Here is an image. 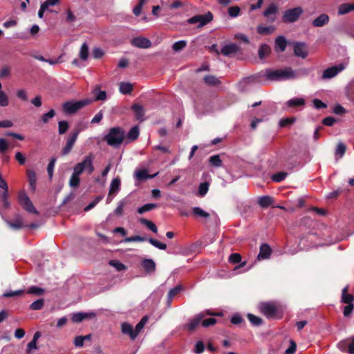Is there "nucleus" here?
Segmentation results:
<instances>
[{
    "label": "nucleus",
    "mask_w": 354,
    "mask_h": 354,
    "mask_svg": "<svg viewBox=\"0 0 354 354\" xmlns=\"http://www.w3.org/2000/svg\"><path fill=\"white\" fill-rule=\"evenodd\" d=\"M95 156L90 153L82 160L81 162L75 165L73 169L72 175L69 179V186L72 188H77L80 183V176L86 172L90 175L95 171L93 161Z\"/></svg>",
    "instance_id": "f257e3e1"
},
{
    "label": "nucleus",
    "mask_w": 354,
    "mask_h": 354,
    "mask_svg": "<svg viewBox=\"0 0 354 354\" xmlns=\"http://www.w3.org/2000/svg\"><path fill=\"white\" fill-rule=\"evenodd\" d=\"M264 76L266 80L270 81H283L296 79L299 75L292 68L286 67L283 69H267Z\"/></svg>",
    "instance_id": "f03ea898"
},
{
    "label": "nucleus",
    "mask_w": 354,
    "mask_h": 354,
    "mask_svg": "<svg viewBox=\"0 0 354 354\" xmlns=\"http://www.w3.org/2000/svg\"><path fill=\"white\" fill-rule=\"evenodd\" d=\"M124 138V131L120 127L110 129L108 133L104 137L107 145L115 148H118L122 143Z\"/></svg>",
    "instance_id": "7ed1b4c3"
},
{
    "label": "nucleus",
    "mask_w": 354,
    "mask_h": 354,
    "mask_svg": "<svg viewBox=\"0 0 354 354\" xmlns=\"http://www.w3.org/2000/svg\"><path fill=\"white\" fill-rule=\"evenodd\" d=\"M89 100L68 101L63 104V111L67 114H73L90 103Z\"/></svg>",
    "instance_id": "20e7f679"
},
{
    "label": "nucleus",
    "mask_w": 354,
    "mask_h": 354,
    "mask_svg": "<svg viewBox=\"0 0 354 354\" xmlns=\"http://www.w3.org/2000/svg\"><path fill=\"white\" fill-rule=\"evenodd\" d=\"M259 309L268 318H272L279 312V307L275 302L269 301L259 304Z\"/></svg>",
    "instance_id": "39448f33"
},
{
    "label": "nucleus",
    "mask_w": 354,
    "mask_h": 354,
    "mask_svg": "<svg viewBox=\"0 0 354 354\" xmlns=\"http://www.w3.org/2000/svg\"><path fill=\"white\" fill-rule=\"evenodd\" d=\"M81 129H75L66 138V144L62 149V154L66 156L73 149L77 137L81 132Z\"/></svg>",
    "instance_id": "423d86ee"
},
{
    "label": "nucleus",
    "mask_w": 354,
    "mask_h": 354,
    "mask_svg": "<svg viewBox=\"0 0 354 354\" xmlns=\"http://www.w3.org/2000/svg\"><path fill=\"white\" fill-rule=\"evenodd\" d=\"M19 203L25 209L26 211L30 213L37 214V212L32 205L30 198L24 192L21 191L18 194Z\"/></svg>",
    "instance_id": "0eeeda50"
},
{
    "label": "nucleus",
    "mask_w": 354,
    "mask_h": 354,
    "mask_svg": "<svg viewBox=\"0 0 354 354\" xmlns=\"http://www.w3.org/2000/svg\"><path fill=\"white\" fill-rule=\"evenodd\" d=\"M212 19V14L208 12L205 15H196L189 18L187 19V23L189 24H198V27H202L211 21Z\"/></svg>",
    "instance_id": "6e6552de"
},
{
    "label": "nucleus",
    "mask_w": 354,
    "mask_h": 354,
    "mask_svg": "<svg viewBox=\"0 0 354 354\" xmlns=\"http://www.w3.org/2000/svg\"><path fill=\"white\" fill-rule=\"evenodd\" d=\"M345 68L344 64H339L325 69L323 71L322 79L328 80L335 77L338 73L342 71Z\"/></svg>",
    "instance_id": "1a4fd4ad"
},
{
    "label": "nucleus",
    "mask_w": 354,
    "mask_h": 354,
    "mask_svg": "<svg viewBox=\"0 0 354 354\" xmlns=\"http://www.w3.org/2000/svg\"><path fill=\"white\" fill-rule=\"evenodd\" d=\"M302 12L303 9L301 7L287 10L283 14V20L286 22H295L299 19Z\"/></svg>",
    "instance_id": "9d476101"
},
{
    "label": "nucleus",
    "mask_w": 354,
    "mask_h": 354,
    "mask_svg": "<svg viewBox=\"0 0 354 354\" xmlns=\"http://www.w3.org/2000/svg\"><path fill=\"white\" fill-rule=\"evenodd\" d=\"M120 189V179L117 177L112 180L110 189L109 192V196L106 199V202L109 203L112 201L113 197H111V195L115 196Z\"/></svg>",
    "instance_id": "9b49d317"
},
{
    "label": "nucleus",
    "mask_w": 354,
    "mask_h": 354,
    "mask_svg": "<svg viewBox=\"0 0 354 354\" xmlns=\"http://www.w3.org/2000/svg\"><path fill=\"white\" fill-rule=\"evenodd\" d=\"M131 43L133 46L140 48H148L151 46V41L143 37H138L133 39Z\"/></svg>",
    "instance_id": "f8f14e48"
},
{
    "label": "nucleus",
    "mask_w": 354,
    "mask_h": 354,
    "mask_svg": "<svg viewBox=\"0 0 354 354\" xmlns=\"http://www.w3.org/2000/svg\"><path fill=\"white\" fill-rule=\"evenodd\" d=\"M132 110L133 111L136 118L138 120L142 122L145 120V111L144 107L138 104H134L131 106Z\"/></svg>",
    "instance_id": "ddd939ff"
},
{
    "label": "nucleus",
    "mask_w": 354,
    "mask_h": 354,
    "mask_svg": "<svg viewBox=\"0 0 354 354\" xmlns=\"http://www.w3.org/2000/svg\"><path fill=\"white\" fill-rule=\"evenodd\" d=\"M295 54L300 57L305 58L308 55L306 44L304 43H296L294 46Z\"/></svg>",
    "instance_id": "4468645a"
},
{
    "label": "nucleus",
    "mask_w": 354,
    "mask_h": 354,
    "mask_svg": "<svg viewBox=\"0 0 354 354\" xmlns=\"http://www.w3.org/2000/svg\"><path fill=\"white\" fill-rule=\"evenodd\" d=\"M329 22V17L326 14H322L316 17L312 22L314 27H322Z\"/></svg>",
    "instance_id": "2eb2a0df"
},
{
    "label": "nucleus",
    "mask_w": 354,
    "mask_h": 354,
    "mask_svg": "<svg viewBox=\"0 0 354 354\" xmlns=\"http://www.w3.org/2000/svg\"><path fill=\"white\" fill-rule=\"evenodd\" d=\"M204 315L203 314H198L196 315L193 319H190L187 324V327L189 330H195L200 324H201L202 319Z\"/></svg>",
    "instance_id": "dca6fc26"
},
{
    "label": "nucleus",
    "mask_w": 354,
    "mask_h": 354,
    "mask_svg": "<svg viewBox=\"0 0 354 354\" xmlns=\"http://www.w3.org/2000/svg\"><path fill=\"white\" fill-rule=\"evenodd\" d=\"M121 330L123 334L128 335L132 340L136 338V333L132 326L128 323H122L121 325Z\"/></svg>",
    "instance_id": "f3484780"
},
{
    "label": "nucleus",
    "mask_w": 354,
    "mask_h": 354,
    "mask_svg": "<svg viewBox=\"0 0 354 354\" xmlns=\"http://www.w3.org/2000/svg\"><path fill=\"white\" fill-rule=\"evenodd\" d=\"M278 12V7L276 4L272 3L270 4L268 8L264 11L263 15L269 19L271 21H274L275 17H272L276 15V13Z\"/></svg>",
    "instance_id": "a211bd4d"
},
{
    "label": "nucleus",
    "mask_w": 354,
    "mask_h": 354,
    "mask_svg": "<svg viewBox=\"0 0 354 354\" xmlns=\"http://www.w3.org/2000/svg\"><path fill=\"white\" fill-rule=\"evenodd\" d=\"M272 252L270 247L268 244H263L260 247V252L258 255V259H267L270 257Z\"/></svg>",
    "instance_id": "6ab92c4d"
},
{
    "label": "nucleus",
    "mask_w": 354,
    "mask_h": 354,
    "mask_svg": "<svg viewBox=\"0 0 354 354\" xmlns=\"http://www.w3.org/2000/svg\"><path fill=\"white\" fill-rule=\"evenodd\" d=\"M158 175V173L153 175H149L147 174V170L146 169H139L135 171L134 176L136 180H142L149 178H153Z\"/></svg>",
    "instance_id": "aec40b11"
},
{
    "label": "nucleus",
    "mask_w": 354,
    "mask_h": 354,
    "mask_svg": "<svg viewBox=\"0 0 354 354\" xmlns=\"http://www.w3.org/2000/svg\"><path fill=\"white\" fill-rule=\"evenodd\" d=\"M287 46V41L284 37L279 36L275 39V50L277 52H283Z\"/></svg>",
    "instance_id": "412c9836"
},
{
    "label": "nucleus",
    "mask_w": 354,
    "mask_h": 354,
    "mask_svg": "<svg viewBox=\"0 0 354 354\" xmlns=\"http://www.w3.org/2000/svg\"><path fill=\"white\" fill-rule=\"evenodd\" d=\"M239 50V47L234 44L225 45L221 49V53L225 56L231 55Z\"/></svg>",
    "instance_id": "4be33fe9"
},
{
    "label": "nucleus",
    "mask_w": 354,
    "mask_h": 354,
    "mask_svg": "<svg viewBox=\"0 0 354 354\" xmlns=\"http://www.w3.org/2000/svg\"><path fill=\"white\" fill-rule=\"evenodd\" d=\"M182 290V286L178 285L175 288L171 289L167 295V305L170 307L174 297L177 295Z\"/></svg>",
    "instance_id": "5701e85b"
},
{
    "label": "nucleus",
    "mask_w": 354,
    "mask_h": 354,
    "mask_svg": "<svg viewBox=\"0 0 354 354\" xmlns=\"http://www.w3.org/2000/svg\"><path fill=\"white\" fill-rule=\"evenodd\" d=\"M354 10V4L352 3H343L341 4L338 8V15H342L347 14Z\"/></svg>",
    "instance_id": "b1692460"
},
{
    "label": "nucleus",
    "mask_w": 354,
    "mask_h": 354,
    "mask_svg": "<svg viewBox=\"0 0 354 354\" xmlns=\"http://www.w3.org/2000/svg\"><path fill=\"white\" fill-rule=\"evenodd\" d=\"M305 100L302 97L292 98L287 101L286 104L289 107H297L305 104Z\"/></svg>",
    "instance_id": "393cba45"
},
{
    "label": "nucleus",
    "mask_w": 354,
    "mask_h": 354,
    "mask_svg": "<svg viewBox=\"0 0 354 354\" xmlns=\"http://www.w3.org/2000/svg\"><path fill=\"white\" fill-rule=\"evenodd\" d=\"M142 265L144 269L149 273L153 272L156 269V263L152 259H145Z\"/></svg>",
    "instance_id": "a878e982"
},
{
    "label": "nucleus",
    "mask_w": 354,
    "mask_h": 354,
    "mask_svg": "<svg viewBox=\"0 0 354 354\" xmlns=\"http://www.w3.org/2000/svg\"><path fill=\"white\" fill-rule=\"evenodd\" d=\"M348 287L344 288L342 290V302L347 304L348 305L350 304H353L354 300V297L352 295L347 294Z\"/></svg>",
    "instance_id": "bb28decb"
},
{
    "label": "nucleus",
    "mask_w": 354,
    "mask_h": 354,
    "mask_svg": "<svg viewBox=\"0 0 354 354\" xmlns=\"http://www.w3.org/2000/svg\"><path fill=\"white\" fill-rule=\"evenodd\" d=\"M30 187L32 190L35 189L37 176L34 171L29 169L27 171Z\"/></svg>",
    "instance_id": "cd10ccee"
},
{
    "label": "nucleus",
    "mask_w": 354,
    "mask_h": 354,
    "mask_svg": "<svg viewBox=\"0 0 354 354\" xmlns=\"http://www.w3.org/2000/svg\"><path fill=\"white\" fill-rule=\"evenodd\" d=\"M258 203L261 207H267L272 204L273 199L269 196H263L259 198Z\"/></svg>",
    "instance_id": "c85d7f7f"
},
{
    "label": "nucleus",
    "mask_w": 354,
    "mask_h": 354,
    "mask_svg": "<svg viewBox=\"0 0 354 354\" xmlns=\"http://www.w3.org/2000/svg\"><path fill=\"white\" fill-rule=\"evenodd\" d=\"M271 53V48L267 44H263L260 46L258 54L261 59L265 58Z\"/></svg>",
    "instance_id": "c756f323"
},
{
    "label": "nucleus",
    "mask_w": 354,
    "mask_h": 354,
    "mask_svg": "<svg viewBox=\"0 0 354 354\" xmlns=\"http://www.w3.org/2000/svg\"><path fill=\"white\" fill-rule=\"evenodd\" d=\"M0 201L2 202V208L7 209L10 207V203L8 201V192H0Z\"/></svg>",
    "instance_id": "7c9ffc66"
},
{
    "label": "nucleus",
    "mask_w": 354,
    "mask_h": 354,
    "mask_svg": "<svg viewBox=\"0 0 354 354\" xmlns=\"http://www.w3.org/2000/svg\"><path fill=\"white\" fill-rule=\"evenodd\" d=\"M192 212L194 216L196 217L201 218H208L209 216V214L199 207H195L192 209Z\"/></svg>",
    "instance_id": "2f4dec72"
},
{
    "label": "nucleus",
    "mask_w": 354,
    "mask_h": 354,
    "mask_svg": "<svg viewBox=\"0 0 354 354\" xmlns=\"http://www.w3.org/2000/svg\"><path fill=\"white\" fill-rule=\"evenodd\" d=\"M120 92L122 94H129L133 89V86L129 82H121L120 84Z\"/></svg>",
    "instance_id": "473e14b6"
},
{
    "label": "nucleus",
    "mask_w": 354,
    "mask_h": 354,
    "mask_svg": "<svg viewBox=\"0 0 354 354\" xmlns=\"http://www.w3.org/2000/svg\"><path fill=\"white\" fill-rule=\"evenodd\" d=\"M140 222L145 225L149 230L156 233L158 232V228L156 225L151 221H149L146 218H140Z\"/></svg>",
    "instance_id": "72a5a7b5"
},
{
    "label": "nucleus",
    "mask_w": 354,
    "mask_h": 354,
    "mask_svg": "<svg viewBox=\"0 0 354 354\" xmlns=\"http://www.w3.org/2000/svg\"><path fill=\"white\" fill-rule=\"evenodd\" d=\"M157 207V205L155 203H147L138 209V212L140 214H142L147 212L151 211Z\"/></svg>",
    "instance_id": "f704fd0d"
},
{
    "label": "nucleus",
    "mask_w": 354,
    "mask_h": 354,
    "mask_svg": "<svg viewBox=\"0 0 354 354\" xmlns=\"http://www.w3.org/2000/svg\"><path fill=\"white\" fill-rule=\"evenodd\" d=\"M205 82L208 85L216 86L220 84V80L214 75H207L204 77Z\"/></svg>",
    "instance_id": "c9c22d12"
},
{
    "label": "nucleus",
    "mask_w": 354,
    "mask_h": 354,
    "mask_svg": "<svg viewBox=\"0 0 354 354\" xmlns=\"http://www.w3.org/2000/svg\"><path fill=\"white\" fill-rule=\"evenodd\" d=\"M68 122L66 120H62L58 122V133L60 135L64 134L68 129Z\"/></svg>",
    "instance_id": "e433bc0d"
},
{
    "label": "nucleus",
    "mask_w": 354,
    "mask_h": 354,
    "mask_svg": "<svg viewBox=\"0 0 354 354\" xmlns=\"http://www.w3.org/2000/svg\"><path fill=\"white\" fill-rule=\"evenodd\" d=\"M88 56V47L86 44V43H84L80 50V57L81 59L85 61L87 59Z\"/></svg>",
    "instance_id": "4c0bfd02"
},
{
    "label": "nucleus",
    "mask_w": 354,
    "mask_h": 354,
    "mask_svg": "<svg viewBox=\"0 0 354 354\" xmlns=\"http://www.w3.org/2000/svg\"><path fill=\"white\" fill-rule=\"evenodd\" d=\"M209 162L211 165L216 167H220L222 166V161L220 158L219 155L212 156L209 158Z\"/></svg>",
    "instance_id": "58836bf2"
},
{
    "label": "nucleus",
    "mask_w": 354,
    "mask_h": 354,
    "mask_svg": "<svg viewBox=\"0 0 354 354\" xmlns=\"http://www.w3.org/2000/svg\"><path fill=\"white\" fill-rule=\"evenodd\" d=\"M148 321L147 317H144L142 318V319L137 324L136 326V328H134V331L136 333V337L138 335V334L140 333V331L144 328L145 325Z\"/></svg>",
    "instance_id": "ea45409f"
},
{
    "label": "nucleus",
    "mask_w": 354,
    "mask_h": 354,
    "mask_svg": "<svg viewBox=\"0 0 354 354\" xmlns=\"http://www.w3.org/2000/svg\"><path fill=\"white\" fill-rule=\"evenodd\" d=\"M139 136V129L137 126L132 127L127 134V138L131 140H135Z\"/></svg>",
    "instance_id": "a19ab883"
},
{
    "label": "nucleus",
    "mask_w": 354,
    "mask_h": 354,
    "mask_svg": "<svg viewBox=\"0 0 354 354\" xmlns=\"http://www.w3.org/2000/svg\"><path fill=\"white\" fill-rule=\"evenodd\" d=\"M126 204L127 201L125 199L120 200L118 203L117 207L114 210V213L118 216H122L123 214L124 207Z\"/></svg>",
    "instance_id": "79ce46f5"
},
{
    "label": "nucleus",
    "mask_w": 354,
    "mask_h": 354,
    "mask_svg": "<svg viewBox=\"0 0 354 354\" xmlns=\"http://www.w3.org/2000/svg\"><path fill=\"white\" fill-rule=\"evenodd\" d=\"M209 184L207 182H204L200 184L198 187V195L204 196L209 190Z\"/></svg>",
    "instance_id": "37998d69"
},
{
    "label": "nucleus",
    "mask_w": 354,
    "mask_h": 354,
    "mask_svg": "<svg viewBox=\"0 0 354 354\" xmlns=\"http://www.w3.org/2000/svg\"><path fill=\"white\" fill-rule=\"evenodd\" d=\"M44 305V300L43 299H39L30 304V308L33 310H37L41 309Z\"/></svg>",
    "instance_id": "c03bdc74"
},
{
    "label": "nucleus",
    "mask_w": 354,
    "mask_h": 354,
    "mask_svg": "<svg viewBox=\"0 0 354 354\" xmlns=\"http://www.w3.org/2000/svg\"><path fill=\"white\" fill-rule=\"evenodd\" d=\"M109 264L118 271H122L127 269V266L118 260H111L109 261Z\"/></svg>",
    "instance_id": "a18cd8bd"
},
{
    "label": "nucleus",
    "mask_w": 354,
    "mask_h": 354,
    "mask_svg": "<svg viewBox=\"0 0 354 354\" xmlns=\"http://www.w3.org/2000/svg\"><path fill=\"white\" fill-rule=\"evenodd\" d=\"M247 317L249 321L251 322V324L254 326H259L262 323V319L260 317L255 316L251 313H248Z\"/></svg>",
    "instance_id": "49530a36"
},
{
    "label": "nucleus",
    "mask_w": 354,
    "mask_h": 354,
    "mask_svg": "<svg viewBox=\"0 0 354 354\" xmlns=\"http://www.w3.org/2000/svg\"><path fill=\"white\" fill-rule=\"evenodd\" d=\"M148 0H139V2L136 6L133 9V13L136 16H139L141 13L142 6L147 3Z\"/></svg>",
    "instance_id": "de8ad7c7"
},
{
    "label": "nucleus",
    "mask_w": 354,
    "mask_h": 354,
    "mask_svg": "<svg viewBox=\"0 0 354 354\" xmlns=\"http://www.w3.org/2000/svg\"><path fill=\"white\" fill-rule=\"evenodd\" d=\"M187 45V42L185 40H180L175 42L172 46V49L175 52H178L183 49Z\"/></svg>",
    "instance_id": "09e8293b"
},
{
    "label": "nucleus",
    "mask_w": 354,
    "mask_h": 354,
    "mask_svg": "<svg viewBox=\"0 0 354 354\" xmlns=\"http://www.w3.org/2000/svg\"><path fill=\"white\" fill-rule=\"evenodd\" d=\"M44 292V290L43 288L37 286H31L27 290V293L35 295H41Z\"/></svg>",
    "instance_id": "8fccbe9b"
},
{
    "label": "nucleus",
    "mask_w": 354,
    "mask_h": 354,
    "mask_svg": "<svg viewBox=\"0 0 354 354\" xmlns=\"http://www.w3.org/2000/svg\"><path fill=\"white\" fill-rule=\"evenodd\" d=\"M148 241L153 246L160 250H165L167 248V245L165 243L159 242L154 239L150 238Z\"/></svg>",
    "instance_id": "3c124183"
},
{
    "label": "nucleus",
    "mask_w": 354,
    "mask_h": 354,
    "mask_svg": "<svg viewBox=\"0 0 354 354\" xmlns=\"http://www.w3.org/2000/svg\"><path fill=\"white\" fill-rule=\"evenodd\" d=\"M9 104V99L6 93L0 91V106H7Z\"/></svg>",
    "instance_id": "603ef678"
},
{
    "label": "nucleus",
    "mask_w": 354,
    "mask_h": 354,
    "mask_svg": "<svg viewBox=\"0 0 354 354\" xmlns=\"http://www.w3.org/2000/svg\"><path fill=\"white\" fill-rule=\"evenodd\" d=\"M287 176V173L286 172H279L274 174L272 176V180L274 182L279 183L283 180Z\"/></svg>",
    "instance_id": "864d4df0"
},
{
    "label": "nucleus",
    "mask_w": 354,
    "mask_h": 354,
    "mask_svg": "<svg viewBox=\"0 0 354 354\" xmlns=\"http://www.w3.org/2000/svg\"><path fill=\"white\" fill-rule=\"evenodd\" d=\"M241 9L239 6H232L228 8V14L231 17H236L239 15Z\"/></svg>",
    "instance_id": "5fc2aeb1"
},
{
    "label": "nucleus",
    "mask_w": 354,
    "mask_h": 354,
    "mask_svg": "<svg viewBox=\"0 0 354 354\" xmlns=\"http://www.w3.org/2000/svg\"><path fill=\"white\" fill-rule=\"evenodd\" d=\"M216 323V319L215 318H208V319H204V317L202 319L201 321V325L203 327H209L210 326H212Z\"/></svg>",
    "instance_id": "6e6d98bb"
},
{
    "label": "nucleus",
    "mask_w": 354,
    "mask_h": 354,
    "mask_svg": "<svg viewBox=\"0 0 354 354\" xmlns=\"http://www.w3.org/2000/svg\"><path fill=\"white\" fill-rule=\"evenodd\" d=\"M55 115L53 109H50L48 113L44 114L41 117V120L44 123H47L49 120L52 119Z\"/></svg>",
    "instance_id": "4d7b16f0"
},
{
    "label": "nucleus",
    "mask_w": 354,
    "mask_h": 354,
    "mask_svg": "<svg viewBox=\"0 0 354 354\" xmlns=\"http://www.w3.org/2000/svg\"><path fill=\"white\" fill-rule=\"evenodd\" d=\"M102 198V196H97L93 202L90 203L86 207H85L84 211L88 212L93 209Z\"/></svg>",
    "instance_id": "13d9d810"
},
{
    "label": "nucleus",
    "mask_w": 354,
    "mask_h": 354,
    "mask_svg": "<svg viewBox=\"0 0 354 354\" xmlns=\"http://www.w3.org/2000/svg\"><path fill=\"white\" fill-rule=\"evenodd\" d=\"M56 159L55 158H52L48 163L47 167V171L49 176V178L51 179L53 175V170L55 165Z\"/></svg>",
    "instance_id": "bf43d9fd"
},
{
    "label": "nucleus",
    "mask_w": 354,
    "mask_h": 354,
    "mask_svg": "<svg viewBox=\"0 0 354 354\" xmlns=\"http://www.w3.org/2000/svg\"><path fill=\"white\" fill-rule=\"evenodd\" d=\"M145 241H146V239L143 236H130V237L126 238L124 241L126 243H129V242H136V241L142 242Z\"/></svg>",
    "instance_id": "052dcab7"
},
{
    "label": "nucleus",
    "mask_w": 354,
    "mask_h": 354,
    "mask_svg": "<svg viewBox=\"0 0 354 354\" xmlns=\"http://www.w3.org/2000/svg\"><path fill=\"white\" fill-rule=\"evenodd\" d=\"M84 313H74L72 316V321L75 323L81 322L85 319L84 317Z\"/></svg>",
    "instance_id": "680f3d73"
},
{
    "label": "nucleus",
    "mask_w": 354,
    "mask_h": 354,
    "mask_svg": "<svg viewBox=\"0 0 354 354\" xmlns=\"http://www.w3.org/2000/svg\"><path fill=\"white\" fill-rule=\"evenodd\" d=\"M346 146L344 143L339 142L338 143L336 149V154H339L340 157H342L346 151Z\"/></svg>",
    "instance_id": "e2e57ef3"
},
{
    "label": "nucleus",
    "mask_w": 354,
    "mask_h": 354,
    "mask_svg": "<svg viewBox=\"0 0 354 354\" xmlns=\"http://www.w3.org/2000/svg\"><path fill=\"white\" fill-rule=\"evenodd\" d=\"M229 261L232 263H238L241 261V256L238 253L232 254L229 257Z\"/></svg>",
    "instance_id": "0e129e2a"
},
{
    "label": "nucleus",
    "mask_w": 354,
    "mask_h": 354,
    "mask_svg": "<svg viewBox=\"0 0 354 354\" xmlns=\"http://www.w3.org/2000/svg\"><path fill=\"white\" fill-rule=\"evenodd\" d=\"M205 350V346L203 342L198 341L196 342L194 348V352L196 354H201Z\"/></svg>",
    "instance_id": "69168bd1"
},
{
    "label": "nucleus",
    "mask_w": 354,
    "mask_h": 354,
    "mask_svg": "<svg viewBox=\"0 0 354 354\" xmlns=\"http://www.w3.org/2000/svg\"><path fill=\"white\" fill-rule=\"evenodd\" d=\"M295 119L293 118H288L281 120L279 125L281 127H284L288 124H291L295 122Z\"/></svg>",
    "instance_id": "338daca9"
},
{
    "label": "nucleus",
    "mask_w": 354,
    "mask_h": 354,
    "mask_svg": "<svg viewBox=\"0 0 354 354\" xmlns=\"http://www.w3.org/2000/svg\"><path fill=\"white\" fill-rule=\"evenodd\" d=\"M297 345L295 342L290 341V346L286 350V354H294L296 351Z\"/></svg>",
    "instance_id": "774afa93"
}]
</instances>
